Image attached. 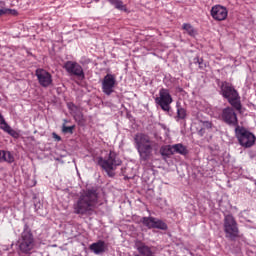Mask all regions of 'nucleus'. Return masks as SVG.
Masks as SVG:
<instances>
[{
	"mask_svg": "<svg viewBox=\"0 0 256 256\" xmlns=\"http://www.w3.org/2000/svg\"><path fill=\"white\" fill-rule=\"evenodd\" d=\"M105 202L101 199L99 191L95 188L86 189L73 204L75 215H91L95 209H99Z\"/></svg>",
	"mask_w": 256,
	"mask_h": 256,
	"instance_id": "f257e3e1",
	"label": "nucleus"
},
{
	"mask_svg": "<svg viewBox=\"0 0 256 256\" xmlns=\"http://www.w3.org/2000/svg\"><path fill=\"white\" fill-rule=\"evenodd\" d=\"M134 146L139 153L141 161H149L153 156V150L157 147V143L151 140L149 135L137 133L134 135Z\"/></svg>",
	"mask_w": 256,
	"mask_h": 256,
	"instance_id": "f03ea898",
	"label": "nucleus"
},
{
	"mask_svg": "<svg viewBox=\"0 0 256 256\" xmlns=\"http://www.w3.org/2000/svg\"><path fill=\"white\" fill-rule=\"evenodd\" d=\"M220 94L224 99H227L228 103L235 109L236 111H241L243 109V105L241 104V96L233 84L224 81L220 86Z\"/></svg>",
	"mask_w": 256,
	"mask_h": 256,
	"instance_id": "7ed1b4c3",
	"label": "nucleus"
},
{
	"mask_svg": "<svg viewBox=\"0 0 256 256\" xmlns=\"http://www.w3.org/2000/svg\"><path fill=\"white\" fill-rule=\"evenodd\" d=\"M122 163L123 162L121 161L119 156H117V153L113 150H110L108 156H106L105 158H98L99 167L106 171L108 177H115V172L113 171H115L117 167L121 166Z\"/></svg>",
	"mask_w": 256,
	"mask_h": 256,
	"instance_id": "20e7f679",
	"label": "nucleus"
},
{
	"mask_svg": "<svg viewBox=\"0 0 256 256\" xmlns=\"http://www.w3.org/2000/svg\"><path fill=\"white\" fill-rule=\"evenodd\" d=\"M35 247H37L35 236H33V232H31L29 226H25L18 240L19 251L24 253V255H31L35 251Z\"/></svg>",
	"mask_w": 256,
	"mask_h": 256,
	"instance_id": "39448f33",
	"label": "nucleus"
},
{
	"mask_svg": "<svg viewBox=\"0 0 256 256\" xmlns=\"http://www.w3.org/2000/svg\"><path fill=\"white\" fill-rule=\"evenodd\" d=\"M235 137L238 139L239 145L245 149H249L255 145V134L243 126H237L235 128Z\"/></svg>",
	"mask_w": 256,
	"mask_h": 256,
	"instance_id": "423d86ee",
	"label": "nucleus"
},
{
	"mask_svg": "<svg viewBox=\"0 0 256 256\" xmlns=\"http://www.w3.org/2000/svg\"><path fill=\"white\" fill-rule=\"evenodd\" d=\"M224 233L226 239H229V241H235L236 239H239L241 237L239 235V225L237 224V220H235V217L231 214H227L224 216Z\"/></svg>",
	"mask_w": 256,
	"mask_h": 256,
	"instance_id": "0eeeda50",
	"label": "nucleus"
},
{
	"mask_svg": "<svg viewBox=\"0 0 256 256\" xmlns=\"http://www.w3.org/2000/svg\"><path fill=\"white\" fill-rule=\"evenodd\" d=\"M155 103L161 107L162 111L169 112L171 110V103H173V97L169 89L162 88L159 90V97L155 98Z\"/></svg>",
	"mask_w": 256,
	"mask_h": 256,
	"instance_id": "6e6552de",
	"label": "nucleus"
},
{
	"mask_svg": "<svg viewBox=\"0 0 256 256\" xmlns=\"http://www.w3.org/2000/svg\"><path fill=\"white\" fill-rule=\"evenodd\" d=\"M221 120L229 127H239V118H237V113H235V108L233 107H226L222 110L221 113Z\"/></svg>",
	"mask_w": 256,
	"mask_h": 256,
	"instance_id": "1a4fd4ad",
	"label": "nucleus"
},
{
	"mask_svg": "<svg viewBox=\"0 0 256 256\" xmlns=\"http://www.w3.org/2000/svg\"><path fill=\"white\" fill-rule=\"evenodd\" d=\"M141 223L148 229H160V231H167L169 229L167 223L155 217H142Z\"/></svg>",
	"mask_w": 256,
	"mask_h": 256,
	"instance_id": "9d476101",
	"label": "nucleus"
},
{
	"mask_svg": "<svg viewBox=\"0 0 256 256\" xmlns=\"http://www.w3.org/2000/svg\"><path fill=\"white\" fill-rule=\"evenodd\" d=\"M63 69H65L69 75H73L79 79H85V72L83 71V67L75 61H66L64 63Z\"/></svg>",
	"mask_w": 256,
	"mask_h": 256,
	"instance_id": "9b49d317",
	"label": "nucleus"
},
{
	"mask_svg": "<svg viewBox=\"0 0 256 256\" xmlns=\"http://www.w3.org/2000/svg\"><path fill=\"white\" fill-rule=\"evenodd\" d=\"M35 75L40 87L47 89V87H51V85H53V75H51L49 71L43 68H38L35 71Z\"/></svg>",
	"mask_w": 256,
	"mask_h": 256,
	"instance_id": "f8f14e48",
	"label": "nucleus"
},
{
	"mask_svg": "<svg viewBox=\"0 0 256 256\" xmlns=\"http://www.w3.org/2000/svg\"><path fill=\"white\" fill-rule=\"evenodd\" d=\"M115 76L113 74H107L102 81V91L105 95H111L115 91Z\"/></svg>",
	"mask_w": 256,
	"mask_h": 256,
	"instance_id": "ddd939ff",
	"label": "nucleus"
},
{
	"mask_svg": "<svg viewBox=\"0 0 256 256\" xmlns=\"http://www.w3.org/2000/svg\"><path fill=\"white\" fill-rule=\"evenodd\" d=\"M210 14L215 21H225L227 15H229V11L222 5H215L211 8Z\"/></svg>",
	"mask_w": 256,
	"mask_h": 256,
	"instance_id": "4468645a",
	"label": "nucleus"
},
{
	"mask_svg": "<svg viewBox=\"0 0 256 256\" xmlns=\"http://www.w3.org/2000/svg\"><path fill=\"white\" fill-rule=\"evenodd\" d=\"M134 249H136L141 256H153V250L147 246L143 241L136 240L134 242Z\"/></svg>",
	"mask_w": 256,
	"mask_h": 256,
	"instance_id": "2eb2a0df",
	"label": "nucleus"
},
{
	"mask_svg": "<svg viewBox=\"0 0 256 256\" xmlns=\"http://www.w3.org/2000/svg\"><path fill=\"white\" fill-rule=\"evenodd\" d=\"M89 249L95 255H101V253H105V241L99 240L98 242L92 243Z\"/></svg>",
	"mask_w": 256,
	"mask_h": 256,
	"instance_id": "dca6fc26",
	"label": "nucleus"
},
{
	"mask_svg": "<svg viewBox=\"0 0 256 256\" xmlns=\"http://www.w3.org/2000/svg\"><path fill=\"white\" fill-rule=\"evenodd\" d=\"M182 30L189 35V37H197V29L190 23H184L182 25Z\"/></svg>",
	"mask_w": 256,
	"mask_h": 256,
	"instance_id": "f3484780",
	"label": "nucleus"
},
{
	"mask_svg": "<svg viewBox=\"0 0 256 256\" xmlns=\"http://www.w3.org/2000/svg\"><path fill=\"white\" fill-rule=\"evenodd\" d=\"M172 149L175 153H178L179 155H187L189 153V150H187V147L181 143L172 145Z\"/></svg>",
	"mask_w": 256,
	"mask_h": 256,
	"instance_id": "a211bd4d",
	"label": "nucleus"
},
{
	"mask_svg": "<svg viewBox=\"0 0 256 256\" xmlns=\"http://www.w3.org/2000/svg\"><path fill=\"white\" fill-rule=\"evenodd\" d=\"M0 129H2V131H5V133H8V135L13 137L14 139H19L18 132L16 130H14L13 128H11V126H9V124H6L5 126H0Z\"/></svg>",
	"mask_w": 256,
	"mask_h": 256,
	"instance_id": "6ab92c4d",
	"label": "nucleus"
},
{
	"mask_svg": "<svg viewBox=\"0 0 256 256\" xmlns=\"http://www.w3.org/2000/svg\"><path fill=\"white\" fill-rule=\"evenodd\" d=\"M160 154L162 157H171V155H174L173 145H166L161 147Z\"/></svg>",
	"mask_w": 256,
	"mask_h": 256,
	"instance_id": "aec40b11",
	"label": "nucleus"
},
{
	"mask_svg": "<svg viewBox=\"0 0 256 256\" xmlns=\"http://www.w3.org/2000/svg\"><path fill=\"white\" fill-rule=\"evenodd\" d=\"M176 107H177L176 121L186 119V117H187V110H185V108L179 106V104H177Z\"/></svg>",
	"mask_w": 256,
	"mask_h": 256,
	"instance_id": "412c9836",
	"label": "nucleus"
},
{
	"mask_svg": "<svg viewBox=\"0 0 256 256\" xmlns=\"http://www.w3.org/2000/svg\"><path fill=\"white\" fill-rule=\"evenodd\" d=\"M111 5H114L115 9L119 11H127V7L123 4L121 0H108Z\"/></svg>",
	"mask_w": 256,
	"mask_h": 256,
	"instance_id": "4be33fe9",
	"label": "nucleus"
},
{
	"mask_svg": "<svg viewBox=\"0 0 256 256\" xmlns=\"http://www.w3.org/2000/svg\"><path fill=\"white\" fill-rule=\"evenodd\" d=\"M3 15H18L17 10L15 9H9V8H2L0 9V17H3Z\"/></svg>",
	"mask_w": 256,
	"mask_h": 256,
	"instance_id": "5701e85b",
	"label": "nucleus"
},
{
	"mask_svg": "<svg viewBox=\"0 0 256 256\" xmlns=\"http://www.w3.org/2000/svg\"><path fill=\"white\" fill-rule=\"evenodd\" d=\"M3 161H5L6 163H13L15 161V157L13 156V154H11V152L4 150Z\"/></svg>",
	"mask_w": 256,
	"mask_h": 256,
	"instance_id": "b1692460",
	"label": "nucleus"
},
{
	"mask_svg": "<svg viewBox=\"0 0 256 256\" xmlns=\"http://www.w3.org/2000/svg\"><path fill=\"white\" fill-rule=\"evenodd\" d=\"M75 129V125L73 126H67L65 124L62 125V132L69 133L70 135H73V131Z\"/></svg>",
	"mask_w": 256,
	"mask_h": 256,
	"instance_id": "393cba45",
	"label": "nucleus"
},
{
	"mask_svg": "<svg viewBox=\"0 0 256 256\" xmlns=\"http://www.w3.org/2000/svg\"><path fill=\"white\" fill-rule=\"evenodd\" d=\"M194 61L195 63H198L200 69H203V58L197 57L194 59Z\"/></svg>",
	"mask_w": 256,
	"mask_h": 256,
	"instance_id": "a878e982",
	"label": "nucleus"
},
{
	"mask_svg": "<svg viewBox=\"0 0 256 256\" xmlns=\"http://www.w3.org/2000/svg\"><path fill=\"white\" fill-rule=\"evenodd\" d=\"M203 127H204V129H211L213 127V123H211L209 121H205V122H203Z\"/></svg>",
	"mask_w": 256,
	"mask_h": 256,
	"instance_id": "bb28decb",
	"label": "nucleus"
},
{
	"mask_svg": "<svg viewBox=\"0 0 256 256\" xmlns=\"http://www.w3.org/2000/svg\"><path fill=\"white\" fill-rule=\"evenodd\" d=\"M74 119L76 121H81L83 119V114L81 112L74 114Z\"/></svg>",
	"mask_w": 256,
	"mask_h": 256,
	"instance_id": "cd10ccee",
	"label": "nucleus"
},
{
	"mask_svg": "<svg viewBox=\"0 0 256 256\" xmlns=\"http://www.w3.org/2000/svg\"><path fill=\"white\" fill-rule=\"evenodd\" d=\"M7 125V122L5 121V118H3V115L0 114V127H5Z\"/></svg>",
	"mask_w": 256,
	"mask_h": 256,
	"instance_id": "c85d7f7f",
	"label": "nucleus"
},
{
	"mask_svg": "<svg viewBox=\"0 0 256 256\" xmlns=\"http://www.w3.org/2000/svg\"><path fill=\"white\" fill-rule=\"evenodd\" d=\"M68 108H69L70 111H75V110H77V107L75 106V104H69V105H68Z\"/></svg>",
	"mask_w": 256,
	"mask_h": 256,
	"instance_id": "c756f323",
	"label": "nucleus"
},
{
	"mask_svg": "<svg viewBox=\"0 0 256 256\" xmlns=\"http://www.w3.org/2000/svg\"><path fill=\"white\" fill-rule=\"evenodd\" d=\"M4 150H0V163H3Z\"/></svg>",
	"mask_w": 256,
	"mask_h": 256,
	"instance_id": "7c9ffc66",
	"label": "nucleus"
},
{
	"mask_svg": "<svg viewBox=\"0 0 256 256\" xmlns=\"http://www.w3.org/2000/svg\"><path fill=\"white\" fill-rule=\"evenodd\" d=\"M54 139H57V141H61V137L54 133Z\"/></svg>",
	"mask_w": 256,
	"mask_h": 256,
	"instance_id": "2f4dec72",
	"label": "nucleus"
}]
</instances>
